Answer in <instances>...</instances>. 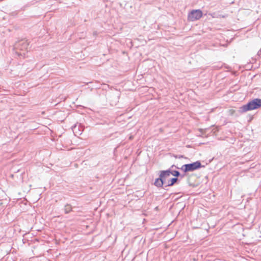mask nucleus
Segmentation results:
<instances>
[{"label": "nucleus", "instance_id": "obj_1", "mask_svg": "<svg viewBox=\"0 0 261 261\" xmlns=\"http://www.w3.org/2000/svg\"><path fill=\"white\" fill-rule=\"evenodd\" d=\"M204 167L205 166L202 165L200 161H197L191 163L184 164L182 165L181 167H178L175 165H172L171 166V168H175L177 169H180L185 173H186L189 172H193L201 168Z\"/></svg>", "mask_w": 261, "mask_h": 261}, {"label": "nucleus", "instance_id": "obj_2", "mask_svg": "<svg viewBox=\"0 0 261 261\" xmlns=\"http://www.w3.org/2000/svg\"><path fill=\"white\" fill-rule=\"evenodd\" d=\"M261 107V99L256 98L249 101L246 105L241 107L239 109L240 113L256 110Z\"/></svg>", "mask_w": 261, "mask_h": 261}, {"label": "nucleus", "instance_id": "obj_3", "mask_svg": "<svg viewBox=\"0 0 261 261\" xmlns=\"http://www.w3.org/2000/svg\"><path fill=\"white\" fill-rule=\"evenodd\" d=\"M202 16V12L200 9L193 10L188 15V19L189 21H194L199 19Z\"/></svg>", "mask_w": 261, "mask_h": 261}, {"label": "nucleus", "instance_id": "obj_4", "mask_svg": "<svg viewBox=\"0 0 261 261\" xmlns=\"http://www.w3.org/2000/svg\"><path fill=\"white\" fill-rule=\"evenodd\" d=\"M29 43L28 40L21 39L16 42L14 45V49L16 50H19L22 51L28 50Z\"/></svg>", "mask_w": 261, "mask_h": 261}, {"label": "nucleus", "instance_id": "obj_5", "mask_svg": "<svg viewBox=\"0 0 261 261\" xmlns=\"http://www.w3.org/2000/svg\"><path fill=\"white\" fill-rule=\"evenodd\" d=\"M84 127L81 124H75L72 127V130L74 135H81L84 131Z\"/></svg>", "mask_w": 261, "mask_h": 261}, {"label": "nucleus", "instance_id": "obj_6", "mask_svg": "<svg viewBox=\"0 0 261 261\" xmlns=\"http://www.w3.org/2000/svg\"><path fill=\"white\" fill-rule=\"evenodd\" d=\"M173 168H171V166L170 168L167 169L168 172L169 173V176L170 174L172 175L174 177L178 178V177H180L181 178H183L185 176V173L184 174H181L180 173L176 170H172Z\"/></svg>", "mask_w": 261, "mask_h": 261}, {"label": "nucleus", "instance_id": "obj_7", "mask_svg": "<svg viewBox=\"0 0 261 261\" xmlns=\"http://www.w3.org/2000/svg\"><path fill=\"white\" fill-rule=\"evenodd\" d=\"M159 176L162 177V185L164 187L166 184V178L169 176L167 170L160 171Z\"/></svg>", "mask_w": 261, "mask_h": 261}, {"label": "nucleus", "instance_id": "obj_8", "mask_svg": "<svg viewBox=\"0 0 261 261\" xmlns=\"http://www.w3.org/2000/svg\"><path fill=\"white\" fill-rule=\"evenodd\" d=\"M179 180L178 179V178H176V177L171 178L168 181V184L164 186V189L165 190H167V187H172L173 185H174L175 184H178L179 182Z\"/></svg>", "mask_w": 261, "mask_h": 261}, {"label": "nucleus", "instance_id": "obj_9", "mask_svg": "<svg viewBox=\"0 0 261 261\" xmlns=\"http://www.w3.org/2000/svg\"><path fill=\"white\" fill-rule=\"evenodd\" d=\"M162 177H159L158 178H156L155 179V181L154 182V185L157 188H163V185H162Z\"/></svg>", "mask_w": 261, "mask_h": 261}, {"label": "nucleus", "instance_id": "obj_10", "mask_svg": "<svg viewBox=\"0 0 261 261\" xmlns=\"http://www.w3.org/2000/svg\"><path fill=\"white\" fill-rule=\"evenodd\" d=\"M72 210V207L70 204H66L64 206V212L65 214H68Z\"/></svg>", "mask_w": 261, "mask_h": 261}, {"label": "nucleus", "instance_id": "obj_11", "mask_svg": "<svg viewBox=\"0 0 261 261\" xmlns=\"http://www.w3.org/2000/svg\"><path fill=\"white\" fill-rule=\"evenodd\" d=\"M174 157H175V158H179V159H180V158H184V155H180L178 156L177 155H175V156H174Z\"/></svg>", "mask_w": 261, "mask_h": 261}, {"label": "nucleus", "instance_id": "obj_12", "mask_svg": "<svg viewBox=\"0 0 261 261\" xmlns=\"http://www.w3.org/2000/svg\"><path fill=\"white\" fill-rule=\"evenodd\" d=\"M257 55L258 56H261V48L259 49V50L257 52Z\"/></svg>", "mask_w": 261, "mask_h": 261}]
</instances>
